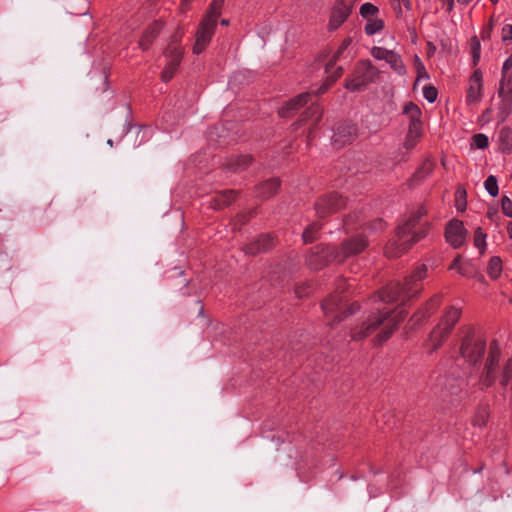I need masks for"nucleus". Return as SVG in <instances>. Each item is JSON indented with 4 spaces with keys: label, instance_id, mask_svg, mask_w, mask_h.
<instances>
[{
    "label": "nucleus",
    "instance_id": "nucleus-30",
    "mask_svg": "<svg viewBox=\"0 0 512 512\" xmlns=\"http://www.w3.org/2000/svg\"><path fill=\"white\" fill-rule=\"evenodd\" d=\"M503 270L502 260L498 256H493L490 258L487 265V274L493 280H496L500 277Z\"/></svg>",
    "mask_w": 512,
    "mask_h": 512
},
{
    "label": "nucleus",
    "instance_id": "nucleus-29",
    "mask_svg": "<svg viewBox=\"0 0 512 512\" xmlns=\"http://www.w3.org/2000/svg\"><path fill=\"white\" fill-rule=\"evenodd\" d=\"M332 69L333 64H327L326 72L332 74L326 78V80L324 81L320 89L317 91V93H324L342 75L343 70L341 67H337L334 71H332Z\"/></svg>",
    "mask_w": 512,
    "mask_h": 512
},
{
    "label": "nucleus",
    "instance_id": "nucleus-12",
    "mask_svg": "<svg viewBox=\"0 0 512 512\" xmlns=\"http://www.w3.org/2000/svg\"><path fill=\"white\" fill-rule=\"evenodd\" d=\"M336 251L329 246H317L307 256V264L311 269L318 270L329 262L335 261Z\"/></svg>",
    "mask_w": 512,
    "mask_h": 512
},
{
    "label": "nucleus",
    "instance_id": "nucleus-43",
    "mask_svg": "<svg viewBox=\"0 0 512 512\" xmlns=\"http://www.w3.org/2000/svg\"><path fill=\"white\" fill-rule=\"evenodd\" d=\"M466 192L465 190L458 189L456 192V207L459 211H464L466 209V200H465Z\"/></svg>",
    "mask_w": 512,
    "mask_h": 512
},
{
    "label": "nucleus",
    "instance_id": "nucleus-7",
    "mask_svg": "<svg viewBox=\"0 0 512 512\" xmlns=\"http://www.w3.org/2000/svg\"><path fill=\"white\" fill-rule=\"evenodd\" d=\"M357 0H335L330 9L327 29L332 32L339 29L352 13Z\"/></svg>",
    "mask_w": 512,
    "mask_h": 512
},
{
    "label": "nucleus",
    "instance_id": "nucleus-9",
    "mask_svg": "<svg viewBox=\"0 0 512 512\" xmlns=\"http://www.w3.org/2000/svg\"><path fill=\"white\" fill-rule=\"evenodd\" d=\"M368 245V240L362 234H358L343 241L340 249L336 251L335 260L340 263L350 256L361 253Z\"/></svg>",
    "mask_w": 512,
    "mask_h": 512
},
{
    "label": "nucleus",
    "instance_id": "nucleus-11",
    "mask_svg": "<svg viewBox=\"0 0 512 512\" xmlns=\"http://www.w3.org/2000/svg\"><path fill=\"white\" fill-rule=\"evenodd\" d=\"M468 231L462 221L453 219L448 222L445 229V239L454 248L461 247L465 242Z\"/></svg>",
    "mask_w": 512,
    "mask_h": 512
},
{
    "label": "nucleus",
    "instance_id": "nucleus-14",
    "mask_svg": "<svg viewBox=\"0 0 512 512\" xmlns=\"http://www.w3.org/2000/svg\"><path fill=\"white\" fill-rule=\"evenodd\" d=\"M500 359V350L497 345H491L489 350V356L485 366V375L483 376L481 382L485 387H489L492 383H494L496 376L498 374V362Z\"/></svg>",
    "mask_w": 512,
    "mask_h": 512
},
{
    "label": "nucleus",
    "instance_id": "nucleus-53",
    "mask_svg": "<svg viewBox=\"0 0 512 512\" xmlns=\"http://www.w3.org/2000/svg\"><path fill=\"white\" fill-rule=\"evenodd\" d=\"M495 215H496V211H495V210H493V211H488V213H487V216H488V218H490V219H493V217H494Z\"/></svg>",
    "mask_w": 512,
    "mask_h": 512
},
{
    "label": "nucleus",
    "instance_id": "nucleus-39",
    "mask_svg": "<svg viewBox=\"0 0 512 512\" xmlns=\"http://www.w3.org/2000/svg\"><path fill=\"white\" fill-rule=\"evenodd\" d=\"M320 228H321L320 225L317 223H313V224L309 225L304 230V232L302 234L304 242L310 243V242L314 241L315 234L320 230Z\"/></svg>",
    "mask_w": 512,
    "mask_h": 512
},
{
    "label": "nucleus",
    "instance_id": "nucleus-40",
    "mask_svg": "<svg viewBox=\"0 0 512 512\" xmlns=\"http://www.w3.org/2000/svg\"><path fill=\"white\" fill-rule=\"evenodd\" d=\"M472 145L478 149H485L489 145V139L485 134H475L472 137Z\"/></svg>",
    "mask_w": 512,
    "mask_h": 512
},
{
    "label": "nucleus",
    "instance_id": "nucleus-13",
    "mask_svg": "<svg viewBox=\"0 0 512 512\" xmlns=\"http://www.w3.org/2000/svg\"><path fill=\"white\" fill-rule=\"evenodd\" d=\"M344 205L345 202L342 199V197L339 196L337 193H333L326 197L320 198L315 203V210L316 214L320 218H324L327 215L340 210L342 207H344Z\"/></svg>",
    "mask_w": 512,
    "mask_h": 512
},
{
    "label": "nucleus",
    "instance_id": "nucleus-17",
    "mask_svg": "<svg viewBox=\"0 0 512 512\" xmlns=\"http://www.w3.org/2000/svg\"><path fill=\"white\" fill-rule=\"evenodd\" d=\"M450 334L451 333L447 331V329L437 324L428 337V340L426 342L427 349L430 352L436 351L448 339Z\"/></svg>",
    "mask_w": 512,
    "mask_h": 512
},
{
    "label": "nucleus",
    "instance_id": "nucleus-44",
    "mask_svg": "<svg viewBox=\"0 0 512 512\" xmlns=\"http://www.w3.org/2000/svg\"><path fill=\"white\" fill-rule=\"evenodd\" d=\"M487 419H488V412H487V410L486 409H481L476 414L473 422H474V425L481 427V426L485 425Z\"/></svg>",
    "mask_w": 512,
    "mask_h": 512
},
{
    "label": "nucleus",
    "instance_id": "nucleus-55",
    "mask_svg": "<svg viewBox=\"0 0 512 512\" xmlns=\"http://www.w3.org/2000/svg\"><path fill=\"white\" fill-rule=\"evenodd\" d=\"M377 225L379 229H382L384 227V223L382 222V220H378Z\"/></svg>",
    "mask_w": 512,
    "mask_h": 512
},
{
    "label": "nucleus",
    "instance_id": "nucleus-37",
    "mask_svg": "<svg viewBox=\"0 0 512 512\" xmlns=\"http://www.w3.org/2000/svg\"><path fill=\"white\" fill-rule=\"evenodd\" d=\"M379 9L374 4L367 2L360 7V15L366 20L374 18Z\"/></svg>",
    "mask_w": 512,
    "mask_h": 512
},
{
    "label": "nucleus",
    "instance_id": "nucleus-2",
    "mask_svg": "<svg viewBox=\"0 0 512 512\" xmlns=\"http://www.w3.org/2000/svg\"><path fill=\"white\" fill-rule=\"evenodd\" d=\"M404 317V310L400 307L391 313L383 312L379 315H371L360 328H355L351 331V338L355 341L362 340L374 332L378 326L384 324L383 331L377 336V342L381 344L392 335L396 326Z\"/></svg>",
    "mask_w": 512,
    "mask_h": 512
},
{
    "label": "nucleus",
    "instance_id": "nucleus-36",
    "mask_svg": "<svg viewBox=\"0 0 512 512\" xmlns=\"http://www.w3.org/2000/svg\"><path fill=\"white\" fill-rule=\"evenodd\" d=\"M484 187L487 193L492 197H496L499 193L498 182L496 177L493 175L487 177L484 182Z\"/></svg>",
    "mask_w": 512,
    "mask_h": 512
},
{
    "label": "nucleus",
    "instance_id": "nucleus-23",
    "mask_svg": "<svg viewBox=\"0 0 512 512\" xmlns=\"http://www.w3.org/2000/svg\"><path fill=\"white\" fill-rule=\"evenodd\" d=\"M475 266L468 260H463L460 255L456 256L449 266V270L456 271L459 275L470 278Z\"/></svg>",
    "mask_w": 512,
    "mask_h": 512
},
{
    "label": "nucleus",
    "instance_id": "nucleus-59",
    "mask_svg": "<svg viewBox=\"0 0 512 512\" xmlns=\"http://www.w3.org/2000/svg\"><path fill=\"white\" fill-rule=\"evenodd\" d=\"M493 4H496L499 0H490Z\"/></svg>",
    "mask_w": 512,
    "mask_h": 512
},
{
    "label": "nucleus",
    "instance_id": "nucleus-42",
    "mask_svg": "<svg viewBox=\"0 0 512 512\" xmlns=\"http://www.w3.org/2000/svg\"><path fill=\"white\" fill-rule=\"evenodd\" d=\"M501 209L505 216L512 218V201L508 196L501 198Z\"/></svg>",
    "mask_w": 512,
    "mask_h": 512
},
{
    "label": "nucleus",
    "instance_id": "nucleus-48",
    "mask_svg": "<svg viewBox=\"0 0 512 512\" xmlns=\"http://www.w3.org/2000/svg\"><path fill=\"white\" fill-rule=\"evenodd\" d=\"M470 278H473V279L477 280L480 283H484L485 282L484 275L481 272H479L476 268L473 270Z\"/></svg>",
    "mask_w": 512,
    "mask_h": 512
},
{
    "label": "nucleus",
    "instance_id": "nucleus-45",
    "mask_svg": "<svg viewBox=\"0 0 512 512\" xmlns=\"http://www.w3.org/2000/svg\"><path fill=\"white\" fill-rule=\"evenodd\" d=\"M511 91H512V89L510 88V86L508 84L506 85V80H505V77L503 76V78L500 82L499 90H498L499 96L502 97L503 99H505L510 95Z\"/></svg>",
    "mask_w": 512,
    "mask_h": 512
},
{
    "label": "nucleus",
    "instance_id": "nucleus-25",
    "mask_svg": "<svg viewBox=\"0 0 512 512\" xmlns=\"http://www.w3.org/2000/svg\"><path fill=\"white\" fill-rule=\"evenodd\" d=\"M499 149L503 153H510L512 151V129L510 127H503L498 133Z\"/></svg>",
    "mask_w": 512,
    "mask_h": 512
},
{
    "label": "nucleus",
    "instance_id": "nucleus-47",
    "mask_svg": "<svg viewBox=\"0 0 512 512\" xmlns=\"http://www.w3.org/2000/svg\"><path fill=\"white\" fill-rule=\"evenodd\" d=\"M349 137L348 139H344V140H341L340 137H341V131L339 130L335 135H334V142L335 143H341V144H345L346 142L350 141L353 137V135H355V132H356V129L353 128V127H349Z\"/></svg>",
    "mask_w": 512,
    "mask_h": 512
},
{
    "label": "nucleus",
    "instance_id": "nucleus-10",
    "mask_svg": "<svg viewBox=\"0 0 512 512\" xmlns=\"http://www.w3.org/2000/svg\"><path fill=\"white\" fill-rule=\"evenodd\" d=\"M375 76V69L367 62H361L355 68L353 77L346 82V88L351 91L361 90Z\"/></svg>",
    "mask_w": 512,
    "mask_h": 512
},
{
    "label": "nucleus",
    "instance_id": "nucleus-54",
    "mask_svg": "<svg viewBox=\"0 0 512 512\" xmlns=\"http://www.w3.org/2000/svg\"><path fill=\"white\" fill-rule=\"evenodd\" d=\"M472 0H457L458 3L460 4H463V5H467L471 2Z\"/></svg>",
    "mask_w": 512,
    "mask_h": 512
},
{
    "label": "nucleus",
    "instance_id": "nucleus-20",
    "mask_svg": "<svg viewBox=\"0 0 512 512\" xmlns=\"http://www.w3.org/2000/svg\"><path fill=\"white\" fill-rule=\"evenodd\" d=\"M442 295L436 294L433 297H431L414 316L413 320L416 323H419L420 321H423L424 319L428 318L431 314H433L438 307L441 304Z\"/></svg>",
    "mask_w": 512,
    "mask_h": 512
},
{
    "label": "nucleus",
    "instance_id": "nucleus-31",
    "mask_svg": "<svg viewBox=\"0 0 512 512\" xmlns=\"http://www.w3.org/2000/svg\"><path fill=\"white\" fill-rule=\"evenodd\" d=\"M500 384L504 388H512V358L508 359L502 368Z\"/></svg>",
    "mask_w": 512,
    "mask_h": 512
},
{
    "label": "nucleus",
    "instance_id": "nucleus-22",
    "mask_svg": "<svg viewBox=\"0 0 512 512\" xmlns=\"http://www.w3.org/2000/svg\"><path fill=\"white\" fill-rule=\"evenodd\" d=\"M273 238L270 235H261L254 242L245 247V252L248 254H257L267 251L273 247Z\"/></svg>",
    "mask_w": 512,
    "mask_h": 512
},
{
    "label": "nucleus",
    "instance_id": "nucleus-56",
    "mask_svg": "<svg viewBox=\"0 0 512 512\" xmlns=\"http://www.w3.org/2000/svg\"><path fill=\"white\" fill-rule=\"evenodd\" d=\"M508 250H509V253H510V254H511V256H512V244L509 246Z\"/></svg>",
    "mask_w": 512,
    "mask_h": 512
},
{
    "label": "nucleus",
    "instance_id": "nucleus-1",
    "mask_svg": "<svg viewBox=\"0 0 512 512\" xmlns=\"http://www.w3.org/2000/svg\"><path fill=\"white\" fill-rule=\"evenodd\" d=\"M427 214L424 207L411 212L408 219L396 229L395 239L385 247V254L389 258H396L405 253L413 244L425 238L430 231V224L422 221Z\"/></svg>",
    "mask_w": 512,
    "mask_h": 512
},
{
    "label": "nucleus",
    "instance_id": "nucleus-52",
    "mask_svg": "<svg viewBox=\"0 0 512 512\" xmlns=\"http://www.w3.org/2000/svg\"><path fill=\"white\" fill-rule=\"evenodd\" d=\"M507 233H508L509 237L512 239V221L509 222V224L507 226Z\"/></svg>",
    "mask_w": 512,
    "mask_h": 512
},
{
    "label": "nucleus",
    "instance_id": "nucleus-8",
    "mask_svg": "<svg viewBox=\"0 0 512 512\" xmlns=\"http://www.w3.org/2000/svg\"><path fill=\"white\" fill-rule=\"evenodd\" d=\"M183 54L184 49L180 44L173 41L168 45L164 53L166 65L161 73V78L164 82H168L173 78L182 60Z\"/></svg>",
    "mask_w": 512,
    "mask_h": 512
},
{
    "label": "nucleus",
    "instance_id": "nucleus-34",
    "mask_svg": "<svg viewBox=\"0 0 512 512\" xmlns=\"http://www.w3.org/2000/svg\"><path fill=\"white\" fill-rule=\"evenodd\" d=\"M322 116V108L318 104H312L305 112L303 121L311 120L313 125L316 124Z\"/></svg>",
    "mask_w": 512,
    "mask_h": 512
},
{
    "label": "nucleus",
    "instance_id": "nucleus-46",
    "mask_svg": "<svg viewBox=\"0 0 512 512\" xmlns=\"http://www.w3.org/2000/svg\"><path fill=\"white\" fill-rule=\"evenodd\" d=\"M501 38L503 42L512 40V24H506L501 30Z\"/></svg>",
    "mask_w": 512,
    "mask_h": 512
},
{
    "label": "nucleus",
    "instance_id": "nucleus-58",
    "mask_svg": "<svg viewBox=\"0 0 512 512\" xmlns=\"http://www.w3.org/2000/svg\"><path fill=\"white\" fill-rule=\"evenodd\" d=\"M107 143H108L110 146H112V145H113L112 140H108V142H107Z\"/></svg>",
    "mask_w": 512,
    "mask_h": 512
},
{
    "label": "nucleus",
    "instance_id": "nucleus-15",
    "mask_svg": "<svg viewBox=\"0 0 512 512\" xmlns=\"http://www.w3.org/2000/svg\"><path fill=\"white\" fill-rule=\"evenodd\" d=\"M371 54L378 60H385L398 74L405 73V66L401 56L393 50H388L383 47H373Z\"/></svg>",
    "mask_w": 512,
    "mask_h": 512
},
{
    "label": "nucleus",
    "instance_id": "nucleus-41",
    "mask_svg": "<svg viewBox=\"0 0 512 512\" xmlns=\"http://www.w3.org/2000/svg\"><path fill=\"white\" fill-rule=\"evenodd\" d=\"M423 96L429 103H433L437 99L438 91L434 86L427 85L423 87Z\"/></svg>",
    "mask_w": 512,
    "mask_h": 512
},
{
    "label": "nucleus",
    "instance_id": "nucleus-35",
    "mask_svg": "<svg viewBox=\"0 0 512 512\" xmlns=\"http://www.w3.org/2000/svg\"><path fill=\"white\" fill-rule=\"evenodd\" d=\"M486 237L487 235L483 232V230L478 227L474 233V245L476 248L480 250L482 254L486 249Z\"/></svg>",
    "mask_w": 512,
    "mask_h": 512
},
{
    "label": "nucleus",
    "instance_id": "nucleus-33",
    "mask_svg": "<svg viewBox=\"0 0 512 512\" xmlns=\"http://www.w3.org/2000/svg\"><path fill=\"white\" fill-rule=\"evenodd\" d=\"M251 163V157L247 155L237 156L228 164V168L233 171H239L246 168Z\"/></svg>",
    "mask_w": 512,
    "mask_h": 512
},
{
    "label": "nucleus",
    "instance_id": "nucleus-28",
    "mask_svg": "<svg viewBox=\"0 0 512 512\" xmlns=\"http://www.w3.org/2000/svg\"><path fill=\"white\" fill-rule=\"evenodd\" d=\"M422 136V128L416 126H409L407 135L404 141V147L406 150H412L419 142Z\"/></svg>",
    "mask_w": 512,
    "mask_h": 512
},
{
    "label": "nucleus",
    "instance_id": "nucleus-27",
    "mask_svg": "<svg viewBox=\"0 0 512 512\" xmlns=\"http://www.w3.org/2000/svg\"><path fill=\"white\" fill-rule=\"evenodd\" d=\"M279 185V180L275 178L269 179L259 185L258 194L262 198L272 197L277 192Z\"/></svg>",
    "mask_w": 512,
    "mask_h": 512
},
{
    "label": "nucleus",
    "instance_id": "nucleus-19",
    "mask_svg": "<svg viewBox=\"0 0 512 512\" xmlns=\"http://www.w3.org/2000/svg\"><path fill=\"white\" fill-rule=\"evenodd\" d=\"M462 314V308L456 305L449 306L439 321V325L447 329L450 333L459 321Z\"/></svg>",
    "mask_w": 512,
    "mask_h": 512
},
{
    "label": "nucleus",
    "instance_id": "nucleus-38",
    "mask_svg": "<svg viewBox=\"0 0 512 512\" xmlns=\"http://www.w3.org/2000/svg\"><path fill=\"white\" fill-rule=\"evenodd\" d=\"M415 64H416V69H417V79H416V82L414 84V87L417 85V83L421 80H427L429 78V74L427 73L426 71V68L423 64V62L421 61V59L415 55Z\"/></svg>",
    "mask_w": 512,
    "mask_h": 512
},
{
    "label": "nucleus",
    "instance_id": "nucleus-18",
    "mask_svg": "<svg viewBox=\"0 0 512 512\" xmlns=\"http://www.w3.org/2000/svg\"><path fill=\"white\" fill-rule=\"evenodd\" d=\"M309 98L310 93L299 94L280 108L279 115L283 118L291 117L298 109L308 103Z\"/></svg>",
    "mask_w": 512,
    "mask_h": 512
},
{
    "label": "nucleus",
    "instance_id": "nucleus-24",
    "mask_svg": "<svg viewBox=\"0 0 512 512\" xmlns=\"http://www.w3.org/2000/svg\"><path fill=\"white\" fill-rule=\"evenodd\" d=\"M403 113L410 119L409 126H416L417 128H422L420 121L422 112L416 104H414L413 102L406 103L403 108Z\"/></svg>",
    "mask_w": 512,
    "mask_h": 512
},
{
    "label": "nucleus",
    "instance_id": "nucleus-16",
    "mask_svg": "<svg viewBox=\"0 0 512 512\" xmlns=\"http://www.w3.org/2000/svg\"><path fill=\"white\" fill-rule=\"evenodd\" d=\"M483 94V79L482 73L479 70H475L469 79V85L466 94V101L468 104L478 103Z\"/></svg>",
    "mask_w": 512,
    "mask_h": 512
},
{
    "label": "nucleus",
    "instance_id": "nucleus-3",
    "mask_svg": "<svg viewBox=\"0 0 512 512\" xmlns=\"http://www.w3.org/2000/svg\"><path fill=\"white\" fill-rule=\"evenodd\" d=\"M427 275V266L419 265L403 282V284L392 285L385 292V301H402L411 299L422 291L421 281Z\"/></svg>",
    "mask_w": 512,
    "mask_h": 512
},
{
    "label": "nucleus",
    "instance_id": "nucleus-51",
    "mask_svg": "<svg viewBox=\"0 0 512 512\" xmlns=\"http://www.w3.org/2000/svg\"><path fill=\"white\" fill-rule=\"evenodd\" d=\"M512 66V59H507L503 64V73H505L507 70H509Z\"/></svg>",
    "mask_w": 512,
    "mask_h": 512
},
{
    "label": "nucleus",
    "instance_id": "nucleus-21",
    "mask_svg": "<svg viewBox=\"0 0 512 512\" xmlns=\"http://www.w3.org/2000/svg\"><path fill=\"white\" fill-rule=\"evenodd\" d=\"M163 29V23L161 21H154L150 24L144 34L142 35L139 46L141 49L146 50L150 47L153 40L159 35L161 30Z\"/></svg>",
    "mask_w": 512,
    "mask_h": 512
},
{
    "label": "nucleus",
    "instance_id": "nucleus-5",
    "mask_svg": "<svg viewBox=\"0 0 512 512\" xmlns=\"http://www.w3.org/2000/svg\"><path fill=\"white\" fill-rule=\"evenodd\" d=\"M218 9L219 5L217 4V1H214L211 5V11L200 23V26L196 33V41L193 46V52L195 54L202 53L209 44L214 34V29L216 27V22L219 14Z\"/></svg>",
    "mask_w": 512,
    "mask_h": 512
},
{
    "label": "nucleus",
    "instance_id": "nucleus-6",
    "mask_svg": "<svg viewBox=\"0 0 512 512\" xmlns=\"http://www.w3.org/2000/svg\"><path fill=\"white\" fill-rule=\"evenodd\" d=\"M485 339L479 333L469 330L461 344V355L469 363L478 362L485 351Z\"/></svg>",
    "mask_w": 512,
    "mask_h": 512
},
{
    "label": "nucleus",
    "instance_id": "nucleus-57",
    "mask_svg": "<svg viewBox=\"0 0 512 512\" xmlns=\"http://www.w3.org/2000/svg\"><path fill=\"white\" fill-rule=\"evenodd\" d=\"M222 24H223V25H227V24H228V21H227V20H222Z\"/></svg>",
    "mask_w": 512,
    "mask_h": 512
},
{
    "label": "nucleus",
    "instance_id": "nucleus-26",
    "mask_svg": "<svg viewBox=\"0 0 512 512\" xmlns=\"http://www.w3.org/2000/svg\"><path fill=\"white\" fill-rule=\"evenodd\" d=\"M235 199V192L232 190L222 191L216 194L213 198L212 207L214 209H221L231 204Z\"/></svg>",
    "mask_w": 512,
    "mask_h": 512
},
{
    "label": "nucleus",
    "instance_id": "nucleus-60",
    "mask_svg": "<svg viewBox=\"0 0 512 512\" xmlns=\"http://www.w3.org/2000/svg\"><path fill=\"white\" fill-rule=\"evenodd\" d=\"M405 5H406V7H409L410 2H409V1H407V3H406Z\"/></svg>",
    "mask_w": 512,
    "mask_h": 512
},
{
    "label": "nucleus",
    "instance_id": "nucleus-50",
    "mask_svg": "<svg viewBox=\"0 0 512 512\" xmlns=\"http://www.w3.org/2000/svg\"><path fill=\"white\" fill-rule=\"evenodd\" d=\"M351 43V40L350 39H346L343 41L342 45L340 46L337 54H340L342 53Z\"/></svg>",
    "mask_w": 512,
    "mask_h": 512
},
{
    "label": "nucleus",
    "instance_id": "nucleus-49",
    "mask_svg": "<svg viewBox=\"0 0 512 512\" xmlns=\"http://www.w3.org/2000/svg\"><path fill=\"white\" fill-rule=\"evenodd\" d=\"M440 1L446 7L448 12H451L454 9L455 0H440Z\"/></svg>",
    "mask_w": 512,
    "mask_h": 512
},
{
    "label": "nucleus",
    "instance_id": "nucleus-4",
    "mask_svg": "<svg viewBox=\"0 0 512 512\" xmlns=\"http://www.w3.org/2000/svg\"><path fill=\"white\" fill-rule=\"evenodd\" d=\"M358 309L359 306L356 303L348 304L347 296L339 293L330 295L322 303V310L326 318L329 319L328 324L330 326L342 322Z\"/></svg>",
    "mask_w": 512,
    "mask_h": 512
},
{
    "label": "nucleus",
    "instance_id": "nucleus-32",
    "mask_svg": "<svg viewBox=\"0 0 512 512\" xmlns=\"http://www.w3.org/2000/svg\"><path fill=\"white\" fill-rule=\"evenodd\" d=\"M384 28V21L380 18L374 17L367 20L365 25V32L367 35H374L379 33Z\"/></svg>",
    "mask_w": 512,
    "mask_h": 512
}]
</instances>
